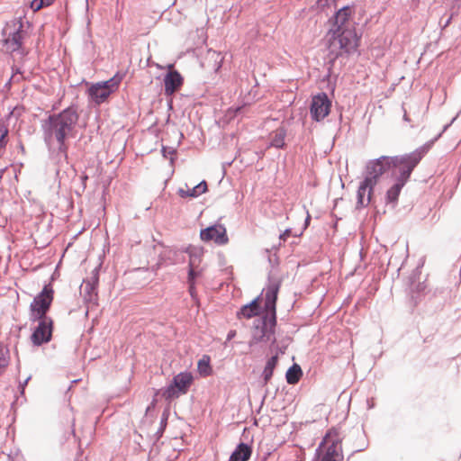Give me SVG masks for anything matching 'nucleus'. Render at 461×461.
Masks as SVG:
<instances>
[{
	"mask_svg": "<svg viewBox=\"0 0 461 461\" xmlns=\"http://www.w3.org/2000/svg\"><path fill=\"white\" fill-rule=\"evenodd\" d=\"M260 305L258 298L253 300L249 304L244 305L240 312L237 313L238 319L245 318L250 319L252 317L259 315Z\"/></svg>",
	"mask_w": 461,
	"mask_h": 461,
	"instance_id": "obj_17",
	"label": "nucleus"
},
{
	"mask_svg": "<svg viewBox=\"0 0 461 461\" xmlns=\"http://www.w3.org/2000/svg\"><path fill=\"white\" fill-rule=\"evenodd\" d=\"M310 220H311V216L308 215L307 218H306V222H308Z\"/></svg>",
	"mask_w": 461,
	"mask_h": 461,
	"instance_id": "obj_36",
	"label": "nucleus"
},
{
	"mask_svg": "<svg viewBox=\"0 0 461 461\" xmlns=\"http://www.w3.org/2000/svg\"><path fill=\"white\" fill-rule=\"evenodd\" d=\"M290 235H291V230L287 229V230H285V231L280 235V237H279V238H280V240H282L285 241V240H286V239H287L288 237H290Z\"/></svg>",
	"mask_w": 461,
	"mask_h": 461,
	"instance_id": "obj_32",
	"label": "nucleus"
},
{
	"mask_svg": "<svg viewBox=\"0 0 461 461\" xmlns=\"http://www.w3.org/2000/svg\"><path fill=\"white\" fill-rule=\"evenodd\" d=\"M197 372L203 377H207L212 374V367L211 366V357L208 355H203L197 363Z\"/></svg>",
	"mask_w": 461,
	"mask_h": 461,
	"instance_id": "obj_21",
	"label": "nucleus"
},
{
	"mask_svg": "<svg viewBox=\"0 0 461 461\" xmlns=\"http://www.w3.org/2000/svg\"><path fill=\"white\" fill-rule=\"evenodd\" d=\"M37 321H39V325L32 335V341L34 345L40 346L51 339L53 321L50 318H42Z\"/></svg>",
	"mask_w": 461,
	"mask_h": 461,
	"instance_id": "obj_10",
	"label": "nucleus"
},
{
	"mask_svg": "<svg viewBox=\"0 0 461 461\" xmlns=\"http://www.w3.org/2000/svg\"><path fill=\"white\" fill-rule=\"evenodd\" d=\"M98 281H99L98 270L95 268L93 271V276L91 277V279L84 281V297L87 302H91L94 303H97Z\"/></svg>",
	"mask_w": 461,
	"mask_h": 461,
	"instance_id": "obj_14",
	"label": "nucleus"
},
{
	"mask_svg": "<svg viewBox=\"0 0 461 461\" xmlns=\"http://www.w3.org/2000/svg\"><path fill=\"white\" fill-rule=\"evenodd\" d=\"M303 375L302 369L298 365H294L286 372V381L290 384H296Z\"/></svg>",
	"mask_w": 461,
	"mask_h": 461,
	"instance_id": "obj_27",
	"label": "nucleus"
},
{
	"mask_svg": "<svg viewBox=\"0 0 461 461\" xmlns=\"http://www.w3.org/2000/svg\"><path fill=\"white\" fill-rule=\"evenodd\" d=\"M203 271H204V267L189 268L187 283H192V282L195 283L197 278L203 276Z\"/></svg>",
	"mask_w": 461,
	"mask_h": 461,
	"instance_id": "obj_30",
	"label": "nucleus"
},
{
	"mask_svg": "<svg viewBox=\"0 0 461 461\" xmlns=\"http://www.w3.org/2000/svg\"><path fill=\"white\" fill-rule=\"evenodd\" d=\"M411 114L419 119L421 116L420 104L418 103L409 104V110L404 109L403 120L407 122H412Z\"/></svg>",
	"mask_w": 461,
	"mask_h": 461,
	"instance_id": "obj_25",
	"label": "nucleus"
},
{
	"mask_svg": "<svg viewBox=\"0 0 461 461\" xmlns=\"http://www.w3.org/2000/svg\"><path fill=\"white\" fill-rule=\"evenodd\" d=\"M187 253L189 254V268H199L203 267L202 266L203 250L201 248H189L187 249Z\"/></svg>",
	"mask_w": 461,
	"mask_h": 461,
	"instance_id": "obj_18",
	"label": "nucleus"
},
{
	"mask_svg": "<svg viewBox=\"0 0 461 461\" xmlns=\"http://www.w3.org/2000/svg\"><path fill=\"white\" fill-rule=\"evenodd\" d=\"M236 335V331L235 330H230L227 336V339L228 340H230L232 338H234Z\"/></svg>",
	"mask_w": 461,
	"mask_h": 461,
	"instance_id": "obj_34",
	"label": "nucleus"
},
{
	"mask_svg": "<svg viewBox=\"0 0 461 461\" xmlns=\"http://www.w3.org/2000/svg\"><path fill=\"white\" fill-rule=\"evenodd\" d=\"M119 83L113 78L92 85L88 89V95L96 104L104 103L108 96L118 88Z\"/></svg>",
	"mask_w": 461,
	"mask_h": 461,
	"instance_id": "obj_8",
	"label": "nucleus"
},
{
	"mask_svg": "<svg viewBox=\"0 0 461 461\" xmlns=\"http://www.w3.org/2000/svg\"><path fill=\"white\" fill-rule=\"evenodd\" d=\"M8 133L9 130L7 124L5 122L0 121V158H2L5 152L9 140Z\"/></svg>",
	"mask_w": 461,
	"mask_h": 461,
	"instance_id": "obj_24",
	"label": "nucleus"
},
{
	"mask_svg": "<svg viewBox=\"0 0 461 461\" xmlns=\"http://www.w3.org/2000/svg\"><path fill=\"white\" fill-rule=\"evenodd\" d=\"M54 299V289L50 284L45 285L40 294H38L30 304V316L32 321L47 318Z\"/></svg>",
	"mask_w": 461,
	"mask_h": 461,
	"instance_id": "obj_5",
	"label": "nucleus"
},
{
	"mask_svg": "<svg viewBox=\"0 0 461 461\" xmlns=\"http://www.w3.org/2000/svg\"><path fill=\"white\" fill-rule=\"evenodd\" d=\"M9 360V349L0 343V374H2L7 367Z\"/></svg>",
	"mask_w": 461,
	"mask_h": 461,
	"instance_id": "obj_28",
	"label": "nucleus"
},
{
	"mask_svg": "<svg viewBox=\"0 0 461 461\" xmlns=\"http://www.w3.org/2000/svg\"><path fill=\"white\" fill-rule=\"evenodd\" d=\"M194 377L190 372H182L173 379V384L165 390L163 395L167 401H171L179 394L185 393L193 383Z\"/></svg>",
	"mask_w": 461,
	"mask_h": 461,
	"instance_id": "obj_7",
	"label": "nucleus"
},
{
	"mask_svg": "<svg viewBox=\"0 0 461 461\" xmlns=\"http://www.w3.org/2000/svg\"><path fill=\"white\" fill-rule=\"evenodd\" d=\"M207 191V184L205 181H203L194 186L193 188L183 189L180 188L178 190V194L182 198L185 197H197L198 195L204 194Z\"/></svg>",
	"mask_w": 461,
	"mask_h": 461,
	"instance_id": "obj_19",
	"label": "nucleus"
},
{
	"mask_svg": "<svg viewBox=\"0 0 461 461\" xmlns=\"http://www.w3.org/2000/svg\"><path fill=\"white\" fill-rule=\"evenodd\" d=\"M23 33L20 30H17L13 34L9 35L5 39V45L11 51L19 50L22 46Z\"/></svg>",
	"mask_w": 461,
	"mask_h": 461,
	"instance_id": "obj_22",
	"label": "nucleus"
},
{
	"mask_svg": "<svg viewBox=\"0 0 461 461\" xmlns=\"http://www.w3.org/2000/svg\"><path fill=\"white\" fill-rule=\"evenodd\" d=\"M374 187L366 180L360 183L357 190V207H366L370 203Z\"/></svg>",
	"mask_w": 461,
	"mask_h": 461,
	"instance_id": "obj_16",
	"label": "nucleus"
},
{
	"mask_svg": "<svg viewBox=\"0 0 461 461\" xmlns=\"http://www.w3.org/2000/svg\"><path fill=\"white\" fill-rule=\"evenodd\" d=\"M317 4L320 7H325L329 5V0H318Z\"/></svg>",
	"mask_w": 461,
	"mask_h": 461,
	"instance_id": "obj_33",
	"label": "nucleus"
},
{
	"mask_svg": "<svg viewBox=\"0 0 461 461\" xmlns=\"http://www.w3.org/2000/svg\"><path fill=\"white\" fill-rule=\"evenodd\" d=\"M200 239L204 242L213 241L219 246H224L229 242L227 230L223 224L220 223L201 230Z\"/></svg>",
	"mask_w": 461,
	"mask_h": 461,
	"instance_id": "obj_9",
	"label": "nucleus"
},
{
	"mask_svg": "<svg viewBox=\"0 0 461 461\" xmlns=\"http://www.w3.org/2000/svg\"><path fill=\"white\" fill-rule=\"evenodd\" d=\"M275 361H276V357H272V358L267 362V368H268V367H269V368H270V367H272V366L274 365Z\"/></svg>",
	"mask_w": 461,
	"mask_h": 461,
	"instance_id": "obj_35",
	"label": "nucleus"
},
{
	"mask_svg": "<svg viewBox=\"0 0 461 461\" xmlns=\"http://www.w3.org/2000/svg\"><path fill=\"white\" fill-rule=\"evenodd\" d=\"M188 292L190 294V296L192 297L193 301L194 302V304L197 307H200V300L198 298L197 290L195 287V283H188Z\"/></svg>",
	"mask_w": 461,
	"mask_h": 461,
	"instance_id": "obj_31",
	"label": "nucleus"
},
{
	"mask_svg": "<svg viewBox=\"0 0 461 461\" xmlns=\"http://www.w3.org/2000/svg\"><path fill=\"white\" fill-rule=\"evenodd\" d=\"M78 121L77 110L68 107L57 115L50 116L45 130V140L51 143L54 140L59 143L60 152L66 154L67 138L73 136V130Z\"/></svg>",
	"mask_w": 461,
	"mask_h": 461,
	"instance_id": "obj_1",
	"label": "nucleus"
},
{
	"mask_svg": "<svg viewBox=\"0 0 461 461\" xmlns=\"http://www.w3.org/2000/svg\"><path fill=\"white\" fill-rule=\"evenodd\" d=\"M342 447L340 432L338 429H329L319 448L316 461H340Z\"/></svg>",
	"mask_w": 461,
	"mask_h": 461,
	"instance_id": "obj_4",
	"label": "nucleus"
},
{
	"mask_svg": "<svg viewBox=\"0 0 461 461\" xmlns=\"http://www.w3.org/2000/svg\"><path fill=\"white\" fill-rule=\"evenodd\" d=\"M279 287V282H271L266 289L265 309L267 312H272L273 315L276 314V303Z\"/></svg>",
	"mask_w": 461,
	"mask_h": 461,
	"instance_id": "obj_15",
	"label": "nucleus"
},
{
	"mask_svg": "<svg viewBox=\"0 0 461 461\" xmlns=\"http://www.w3.org/2000/svg\"><path fill=\"white\" fill-rule=\"evenodd\" d=\"M429 149V146H421L410 153L391 157L392 168H395L399 172L397 178L407 182Z\"/></svg>",
	"mask_w": 461,
	"mask_h": 461,
	"instance_id": "obj_3",
	"label": "nucleus"
},
{
	"mask_svg": "<svg viewBox=\"0 0 461 461\" xmlns=\"http://www.w3.org/2000/svg\"><path fill=\"white\" fill-rule=\"evenodd\" d=\"M256 342H257V341H256L255 339H252V340L250 341V345H252V344H254V343H256Z\"/></svg>",
	"mask_w": 461,
	"mask_h": 461,
	"instance_id": "obj_37",
	"label": "nucleus"
},
{
	"mask_svg": "<svg viewBox=\"0 0 461 461\" xmlns=\"http://www.w3.org/2000/svg\"><path fill=\"white\" fill-rule=\"evenodd\" d=\"M331 103L326 94H319L312 97L311 114L313 120L319 122L324 119L330 111Z\"/></svg>",
	"mask_w": 461,
	"mask_h": 461,
	"instance_id": "obj_11",
	"label": "nucleus"
},
{
	"mask_svg": "<svg viewBox=\"0 0 461 461\" xmlns=\"http://www.w3.org/2000/svg\"><path fill=\"white\" fill-rule=\"evenodd\" d=\"M406 184V181H402L397 178V182L388 189L386 193V201L387 203H395L398 200L399 194L401 193L402 188Z\"/></svg>",
	"mask_w": 461,
	"mask_h": 461,
	"instance_id": "obj_23",
	"label": "nucleus"
},
{
	"mask_svg": "<svg viewBox=\"0 0 461 461\" xmlns=\"http://www.w3.org/2000/svg\"><path fill=\"white\" fill-rule=\"evenodd\" d=\"M285 131L283 128L276 129L272 132L271 143L272 147L283 148L285 146Z\"/></svg>",
	"mask_w": 461,
	"mask_h": 461,
	"instance_id": "obj_26",
	"label": "nucleus"
},
{
	"mask_svg": "<svg viewBox=\"0 0 461 461\" xmlns=\"http://www.w3.org/2000/svg\"><path fill=\"white\" fill-rule=\"evenodd\" d=\"M353 13L354 11L350 6H345L339 9L335 14L334 23L330 29L344 30L355 28L354 24L350 21Z\"/></svg>",
	"mask_w": 461,
	"mask_h": 461,
	"instance_id": "obj_13",
	"label": "nucleus"
},
{
	"mask_svg": "<svg viewBox=\"0 0 461 461\" xmlns=\"http://www.w3.org/2000/svg\"><path fill=\"white\" fill-rule=\"evenodd\" d=\"M172 65L169 68H172ZM184 84V78L181 74L170 69L164 77L165 95L167 96L173 95L176 92L179 91Z\"/></svg>",
	"mask_w": 461,
	"mask_h": 461,
	"instance_id": "obj_12",
	"label": "nucleus"
},
{
	"mask_svg": "<svg viewBox=\"0 0 461 461\" xmlns=\"http://www.w3.org/2000/svg\"><path fill=\"white\" fill-rule=\"evenodd\" d=\"M391 160L390 156H381L376 159L368 161L366 166L364 180L375 186L380 177L392 168Z\"/></svg>",
	"mask_w": 461,
	"mask_h": 461,
	"instance_id": "obj_6",
	"label": "nucleus"
},
{
	"mask_svg": "<svg viewBox=\"0 0 461 461\" xmlns=\"http://www.w3.org/2000/svg\"><path fill=\"white\" fill-rule=\"evenodd\" d=\"M55 0H32L31 8L33 12H38L44 7L50 6Z\"/></svg>",
	"mask_w": 461,
	"mask_h": 461,
	"instance_id": "obj_29",
	"label": "nucleus"
},
{
	"mask_svg": "<svg viewBox=\"0 0 461 461\" xmlns=\"http://www.w3.org/2000/svg\"><path fill=\"white\" fill-rule=\"evenodd\" d=\"M250 456L251 448L248 445L240 443L231 454L230 461H247Z\"/></svg>",
	"mask_w": 461,
	"mask_h": 461,
	"instance_id": "obj_20",
	"label": "nucleus"
},
{
	"mask_svg": "<svg viewBox=\"0 0 461 461\" xmlns=\"http://www.w3.org/2000/svg\"><path fill=\"white\" fill-rule=\"evenodd\" d=\"M329 50L335 57L344 53L349 54L357 50L359 45V37L355 28L330 29L328 32Z\"/></svg>",
	"mask_w": 461,
	"mask_h": 461,
	"instance_id": "obj_2",
	"label": "nucleus"
}]
</instances>
